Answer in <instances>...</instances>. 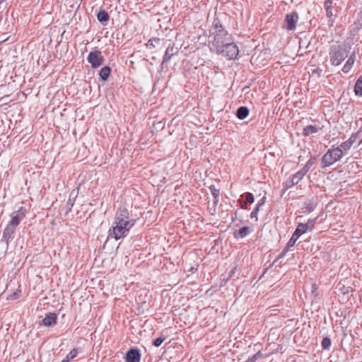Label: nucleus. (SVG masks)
I'll return each instance as SVG.
<instances>
[{"mask_svg": "<svg viewBox=\"0 0 362 362\" xmlns=\"http://www.w3.org/2000/svg\"><path fill=\"white\" fill-rule=\"evenodd\" d=\"M78 348L73 349L61 362H69L78 355Z\"/></svg>", "mask_w": 362, "mask_h": 362, "instance_id": "5701e85b", "label": "nucleus"}, {"mask_svg": "<svg viewBox=\"0 0 362 362\" xmlns=\"http://www.w3.org/2000/svg\"><path fill=\"white\" fill-rule=\"evenodd\" d=\"M238 202L240 203V206L242 209H245V210L249 209L248 206H247L248 202H247L245 201L240 200V199L238 200Z\"/></svg>", "mask_w": 362, "mask_h": 362, "instance_id": "a19ab883", "label": "nucleus"}, {"mask_svg": "<svg viewBox=\"0 0 362 362\" xmlns=\"http://www.w3.org/2000/svg\"><path fill=\"white\" fill-rule=\"evenodd\" d=\"M325 10H326L327 17L329 18L328 24L329 26H332L334 23V20L333 19L332 17L335 15L332 11V7L329 8V6H327V8H325Z\"/></svg>", "mask_w": 362, "mask_h": 362, "instance_id": "b1692460", "label": "nucleus"}, {"mask_svg": "<svg viewBox=\"0 0 362 362\" xmlns=\"http://www.w3.org/2000/svg\"><path fill=\"white\" fill-rule=\"evenodd\" d=\"M292 246H288V242L287 243L286 247L283 249V250L281 251L284 255H286L288 251L289 250L290 247H291Z\"/></svg>", "mask_w": 362, "mask_h": 362, "instance_id": "c03bdc74", "label": "nucleus"}, {"mask_svg": "<svg viewBox=\"0 0 362 362\" xmlns=\"http://www.w3.org/2000/svg\"><path fill=\"white\" fill-rule=\"evenodd\" d=\"M97 18L100 23L105 25L110 19V16L105 10L102 9L97 13Z\"/></svg>", "mask_w": 362, "mask_h": 362, "instance_id": "6ab92c4d", "label": "nucleus"}, {"mask_svg": "<svg viewBox=\"0 0 362 362\" xmlns=\"http://www.w3.org/2000/svg\"><path fill=\"white\" fill-rule=\"evenodd\" d=\"M87 61L90 64L93 69H96L104 62V57L100 50H94L89 52Z\"/></svg>", "mask_w": 362, "mask_h": 362, "instance_id": "423d86ee", "label": "nucleus"}, {"mask_svg": "<svg viewBox=\"0 0 362 362\" xmlns=\"http://www.w3.org/2000/svg\"><path fill=\"white\" fill-rule=\"evenodd\" d=\"M348 50L346 47L339 45H332L330 46L329 55V61L332 65L339 66L348 57Z\"/></svg>", "mask_w": 362, "mask_h": 362, "instance_id": "7ed1b4c3", "label": "nucleus"}, {"mask_svg": "<svg viewBox=\"0 0 362 362\" xmlns=\"http://www.w3.org/2000/svg\"><path fill=\"white\" fill-rule=\"evenodd\" d=\"M178 52L179 49L175 45V43L170 44L165 50L162 64L168 62L174 55L178 54Z\"/></svg>", "mask_w": 362, "mask_h": 362, "instance_id": "f8f14e48", "label": "nucleus"}, {"mask_svg": "<svg viewBox=\"0 0 362 362\" xmlns=\"http://www.w3.org/2000/svg\"><path fill=\"white\" fill-rule=\"evenodd\" d=\"M342 157V153L339 148L337 147L329 148L321 159V168L329 167L339 160Z\"/></svg>", "mask_w": 362, "mask_h": 362, "instance_id": "39448f33", "label": "nucleus"}, {"mask_svg": "<svg viewBox=\"0 0 362 362\" xmlns=\"http://www.w3.org/2000/svg\"><path fill=\"white\" fill-rule=\"evenodd\" d=\"M332 0H325V8H327V6H329V8H332Z\"/></svg>", "mask_w": 362, "mask_h": 362, "instance_id": "37998d69", "label": "nucleus"}, {"mask_svg": "<svg viewBox=\"0 0 362 362\" xmlns=\"http://www.w3.org/2000/svg\"><path fill=\"white\" fill-rule=\"evenodd\" d=\"M111 72V68L108 66L103 67L99 71V76L102 81H105L107 80Z\"/></svg>", "mask_w": 362, "mask_h": 362, "instance_id": "412c9836", "label": "nucleus"}, {"mask_svg": "<svg viewBox=\"0 0 362 362\" xmlns=\"http://www.w3.org/2000/svg\"><path fill=\"white\" fill-rule=\"evenodd\" d=\"M234 273H235L234 269H232V270L230 272V273H229V276H228V277L227 280H228L229 278L232 277V276L234 274Z\"/></svg>", "mask_w": 362, "mask_h": 362, "instance_id": "49530a36", "label": "nucleus"}, {"mask_svg": "<svg viewBox=\"0 0 362 362\" xmlns=\"http://www.w3.org/2000/svg\"><path fill=\"white\" fill-rule=\"evenodd\" d=\"M294 185H296V183L293 182V180H288L285 183V190L288 189L289 188L292 187Z\"/></svg>", "mask_w": 362, "mask_h": 362, "instance_id": "4c0bfd02", "label": "nucleus"}, {"mask_svg": "<svg viewBox=\"0 0 362 362\" xmlns=\"http://www.w3.org/2000/svg\"><path fill=\"white\" fill-rule=\"evenodd\" d=\"M136 221H115L114 225L109 229L107 240L110 238H114L115 240H119L121 238L126 237L128 235L129 230L135 225Z\"/></svg>", "mask_w": 362, "mask_h": 362, "instance_id": "f03ea898", "label": "nucleus"}, {"mask_svg": "<svg viewBox=\"0 0 362 362\" xmlns=\"http://www.w3.org/2000/svg\"><path fill=\"white\" fill-rule=\"evenodd\" d=\"M266 197H263L260 200H259L258 203L256 204L255 209L250 214L251 218H255V221H257V215L260 210V208L265 204Z\"/></svg>", "mask_w": 362, "mask_h": 362, "instance_id": "dca6fc26", "label": "nucleus"}, {"mask_svg": "<svg viewBox=\"0 0 362 362\" xmlns=\"http://www.w3.org/2000/svg\"><path fill=\"white\" fill-rule=\"evenodd\" d=\"M209 37L212 38V40H209L211 51L216 47H221V45L232 39L231 35L226 30L222 19L218 16L216 15L213 21L211 28L209 30Z\"/></svg>", "mask_w": 362, "mask_h": 362, "instance_id": "f257e3e1", "label": "nucleus"}, {"mask_svg": "<svg viewBox=\"0 0 362 362\" xmlns=\"http://www.w3.org/2000/svg\"><path fill=\"white\" fill-rule=\"evenodd\" d=\"M16 229V226L8 223L3 231L1 241L5 242L8 245L13 240Z\"/></svg>", "mask_w": 362, "mask_h": 362, "instance_id": "9d476101", "label": "nucleus"}, {"mask_svg": "<svg viewBox=\"0 0 362 362\" xmlns=\"http://www.w3.org/2000/svg\"><path fill=\"white\" fill-rule=\"evenodd\" d=\"M250 233V228L248 226H243L239 230L233 233V236L236 239L244 238Z\"/></svg>", "mask_w": 362, "mask_h": 362, "instance_id": "a211bd4d", "label": "nucleus"}, {"mask_svg": "<svg viewBox=\"0 0 362 362\" xmlns=\"http://www.w3.org/2000/svg\"><path fill=\"white\" fill-rule=\"evenodd\" d=\"M115 221H136L134 218H132L129 212V210L124 206H119L117 209L115 216Z\"/></svg>", "mask_w": 362, "mask_h": 362, "instance_id": "0eeeda50", "label": "nucleus"}, {"mask_svg": "<svg viewBox=\"0 0 362 362\" xmlns=\"http://www.w3.org/2000/svg\"><path fill=\"white\" fill-rule=\"evenodd\" d=\"M354 92L356 95H362V77L361 76L356 81L354 86Z\"/></svg>", "mask_w": 362, "mask_h": 362, "instance_id": "393cba45", "label": "nucleus"}, {"mask_svg": "<svg viewBox=\"0 0 362 362\" xmlns=\"http://www.w3.org/2000/svg\"><path fill=\"white\" fill-rule=\"evenodd\" d=\"M317 201L315 199H311L304 202L302 212L304 214H310L313 211L316 207Z\"/></svg>", "mask_w": 362, "mask_h": 362, "instance_id": "4468645a", "label": "nucleus"}, {"mask_svg": "<svg viewBox=\"0 0 362 362\" xmlns=\"http://www.w3.org/2000/svg\"><path fill=\"white\" fill-rule=\"evenodd\" d=\"M320 129V127L310 124L303 128L302 134L304 136H308L310 134L317 133Z\"/></svg>", "mask_w": 362, "mask_h": 362, "instance_id": "f3484780", "label": "nucleus"}, {"mask_svg": "<svg viewBox=\"0 0 362 362\" xmlns=\"http://www.w3.org/2000/svg\"><path fill=\"white\" fill-rule=\"evenodd\" d=\"M141 353L137 348H131L126 353L124 360L125 362H140Z\"/></svg>", "mask_w": 362, "mask_h": 362, "instance_id": "1a4fd4ad", "label": "nucleus"}, {"mask_svg": "<svg viewBox=\"0 0 362 362\" xmlns=\"http://www.w3.org/2000/svg\"><path fill=\"white\" fill-rule=\"evenodd\" d=\"M302 42H300L299 50L302 49Z\"/></svg>", "mask_w": 362, "mask_h": 362, "instance_id": "de8ad7c7", "label": "nucleus"}, {"mask_svg": "<svg viewBox=\"0 0 362 362\" xmlns=\"http://www.w3.org/2000/svg\"><path fill=\"white\" fill-rule=\"evenodd\" d=\"M286 255H284L282 252L276 257V258L275 259V260L274 261L273 263H275L278 260H279L280 259L283 258Z\"/></svg>", "mask_w": 362, "mask_h": 362, "instance_id": "a18cd8bd", "label": "nucleus"}, {"mask_svg": "<svg viewBox=\"0 0 362 362\" xmlns=\"http://www.w3.org/2000/svg\"><path fill=\"white\" fill-rule=\"evenodd\" d=\"M57 315L54 313H48L42 320L41 325L45 327H52L57 324Z\"/></svg>", "mask_w": 362, "mask_h": 362, "instance_id": "ddd939ff", "label": "nucleus"}, {"mask_svg": "<svg viewBox=\"0 0 362 362\" xmlns=\"http://www.w3.org/2000/svg\"><path fill=\"white\" fill-rule=\"evenodd\" d=\"M321 345H322V347L323 349H329L330 346H331V339L329 337H324L322 342H321Z\"/></svg>", "mask_w": 362, "mask_h": 362, "instance_id": "c85d7f7f", "label": "nucleus"}, {"mask_svg": "<svg viewBox=\"0 0 362 362\" xmlns=\"http://www.w3.org/2000/svg\"><path fill=\"white\" fill-rule=\"evenodd\" d=\"M13 213L24 218L25 217L26 209L23 206H21L16 211H14Z\"/></svg>", "mask_w": 362, "mask_h": 362, "instance_id": "f704fd0d", "label": "nucleus"}, {"mask_svg": "<svg viewBox=\"0 0 362 362\" xmlns=\"http://www.w3.org/2000/svg\"><path fill=\"white\" fill-rule=\"evenodd\" d=\"M242 197H244L245 198V202L250 204H252L255 202V197L251 192H246L243 194Z\"/></svg>", "mask_w": 362, "mask_h": 362, "instance_id": "473e14b6", "label": "nucleus"}, {"mask_svg": "<svg viewBox=\"0 0 362 362\" xmlns=\"http://www.w3.org/2000/svg\"><path fill=\"white\" fill-rule=\"evenodd\" d=\"M316 223V218L309 219L306 223H303L306 227V232L310 230H312Z\"/></svg>", "mask_w": 362, "mask_h": 362, "instance_id": "cd10ccee", "label": "nucleus"}, {"mask_svg": "<svg viewBox=\"0 0 362 362\" xmlns=\"http://www.w3.org/2000/svg\"><path fill=\"white\" fill-rule=\"evenodd\" d=\"M160 40L158 37H154L152 39H150L148 42L146 43V47L148 48H154L156 47L154 43L158 44L160 42Z\"/></svg>", "mask_w": 362, "mask_h": 362, "instance_id": "7c9ffc66", "label": "nucleus"}, {"mask_svg": "<svg viewBox=\"0 0 362 362\" xmlns=\"http://www.w3.org/2000/svg\"><path fill=\"white\" fill-rule=\"evenodd\" d=\"M249 112L247 107L241 106L237 109L235 115L239 119H244L248 116Z\"/></svg>", "mask_w": 362, "mask_h": 362, "instance_id": "aec40b11", "label": "nucleus"}, {"mask_svg": "<svg viewBox=\"0 0 362 362\" xmlns=\"http://www.w3.org/2000/svg\"><path fill=\"white\" fill-rule=\"evenodd\" d=\"M306 233V227L303 225V223H300L297 228H296L294 233H293L291 238L288 241V246H294L296 242L299 238V237Z\"/></svg>", "mask_w": 362, "mask_h": 362, "instance_id": "9b49d317", "label": "nucleus"}, {"mask_svg": "<svg viewBox=\"0 0 362 362\" xmlns=\"http://www.w3.org/2000/svg\"><path fill=\"white\" fill-rule=\"evenodd\" d=\"M357 138L356 134H353L346 141L351 145L353 146V144L355 143Z\"/></svg>", "mask_w": 362, "mask_h": 362, "instance_id": "ea45409f", "label": "nucleus"}, {"mask_svg": "<svg viewBox=\"0 0 362 362\" xmlns=\"http://www.w3.org/2000/svg\"><path fill=\"white\" fill-rule=\"evenodd\" d=\"M21 293V291L19 289L16 290L11 294H10L6 298L9 300H13L18 299Z\"/></svg>", "mask_w": 362, "mask_h": 362, "instance_id": "2f4dec72", "label": "nucleus"}, {"mask_svg": "<svg viewBox=\"0 0 362 362\" xmlns=\"http://www.w3.org/2000/svg\"><path fill=\"white\" fill-rule=\"evenodd\" d=\"M165 336L162 335L153 341V345H154L156 347H158L162 344V343L165 340Z\"/></svg>", "mask_w": 362, "mask_h": 362, "instance_id": "72a5a7b5", "label": "nucleus"}, {"mask_svg": "<svg viewBox=\"0 0 362 362\" xmlns=\"http://www.w3.org/2000/svg\"><path fill=\"white\" fill-rule=\"evenodd\" d=\"M74 204V199H71V197L68 199L66 204V211L64 215L66 216L71 211Z\"/></svg>", "mask_w": 362, "mask_h": 362, "instance_id": "c756f323", "label": "nucleus"}, {"mask_svg": "<svg viewBox=\"0 0 362 362\" xmlns=\"http://www.w3.org/2000/svg\"><path fill=\"white\" fill-rule=\"evenodd\" d=\"M4 0H0V4H1Z\"/></svg>", "mask_w": 362, "mask_h": 362, "instance_id": "09e8293b", "label": "nucleus"}, {"mask_svg": "<svg viewBox=\"0 0 362 362\" xmlns=\"http://www.w3.org/2000/svg\"><path fill=\"white\" fill-rule=\"evenodd\" d=\"M315 161V157H310V158L307 161L305 166L307 167L309 170L311 168V167L314 165Z\"/></svg>", "mask_w": 362, "mask_h": 362, "instance_id": "e433bc0d", "label": "nucleus"}, {"mask_svg": "<svg viewBox=\"0 0 362 362\" xmlns=\"http://www.w3.org/2000/svg\"><path fill=\"white\" fill-rule=\"evenodd\" d=\"M352 146H351L346 141L344 142H342L339 146H337L338 148H339L341 151L342 156L346 155L348 151L350 150Z\"/></svg>", "mask_w": 362, "mask_h": 362, "instance_id": "a878e982", "label": "nucleus"}, {"mask_svg": "<svg viewBox=\"0 0 362 362\" xmlns=\"http://www.w3.org/2000/svg\"><path fill=\"white\" fill-rule=\"evenodd\" d=\"M209 189H210L211 193L214 197V204L215 205H216L219 201L220 189H217L213 185L209 187Z\"/></svg>", "mask_w": 362, "mask_h": 362, "instance_id": "4be33fe9", "label": "nucleus"}, {"mask_svg": "<svg viewBox=\"0 0 362 362\" xmlns=\"http://www.w3.org/2000/svg\"><path fill=\"white\" fill-rule=\"evenodd\" d=\"M303 178V177L298 172H297L293 175L291 180H293V182L296 183V185H297Z\"/></svg>", "mask_w": 362, "mask_h": 362, "instance_id": "c9c22d12", "label": "nucleus"}, {"mask_svg": "<svg viewBox=\"0 0 362 362\" xmlns=\"http://www.w3.org/2000/svg\"><path fill=\"white\" fill-rule=\"evenodd\" d=\"M299 19L298 13L296 11H293L286 14L284 20L285 28L288 30H293L296 29V23Z\"/></svg>", "mask_w": 362, "mask_h": 362, "instance_id": "6e6552de", "label": "nucleus"}, {"mask_svg": "<svg viewBox=\"0 0 362 362\" xmlns=\"http://www.w3.org/2000/svg\"><path fill=\"white\" fill-rule=\"evenodd\" d=\"M310 170L305 167V165L303 166V168L298 171L303 177H304L305 175V174L309 171Z\"/></svg>", "mask_w": 362, "mask_h": 362, "instance_id": "79ce46f5", "label": "nucleus"}, {"mask_svg": "<svg viewBox=\"0 0 362 362\" xmlns=\"http://www.w3.org/2000/svg\"><path fill=\"white\" fill-rule=\"evenodd\" d=\"M262 356V353L260 351H259L257 354H255V355H253L252 357L249 358V361H250V362H255L259 357Z\"/></svg>", "mask_w": 362, "mask_h": 362, "instance_id": "58836bf2", "label": "nucleus"}, {"mask_svg": "<svg viewBox=\"0 0 362 362\" xmlns=\"http://www.w3.org/2000/svg\"><path fill=\"white\" fill-rule=\"evenodd\" d=\"M220 47H216L212 52H215L218 54H222L228 59H234L238 55L239 49L238 46L233 42V38L226 41Z\"/></svg>", "mask_w": 362, "mask_h": 362, "instance_id": "20e7f679", "label": "nucleus"}, {"mask_svg": "<svg viewBox=\"0 0 362 362\" xmlns=\"http://www.w3.org/2000/svg\"><path fill=\"white\" fill-rule=\"evenodd\" d=\"M11 216V220L9 221V223L12 224L13 226H14L16 227H17L20 224L21 220L23 219V218L21 217L20 216L16 215L13 212L12 213Z\"/></svg>", "mask_w": 362, "mask_h": 362, "instance_id": "bb28decb", "label": "nucleus"}, {"mask_svg": "<svg viewBox=\"0 0 362 362\" xmlns=\"http://www.w3.org/2000/svg\"><path fill=\"white\" fill-rule=\"evenodd\" d=\"M355 58L356 54L355 52H353L341 69L344 73L347 74L351 70L352 65L354 64Z\"/></svg>", "mask_w": 362, "mask_h": 362, "instance_id": "2eb2a0df", "label": "nucleus"}]
</instances>
